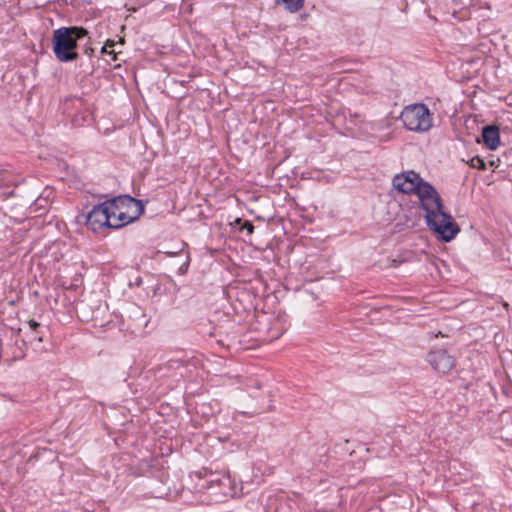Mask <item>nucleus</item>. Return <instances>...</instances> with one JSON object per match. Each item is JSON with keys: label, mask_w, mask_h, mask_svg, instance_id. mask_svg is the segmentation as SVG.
I'll return each mask as SVG.
<instances>
[{"label": "nucleus", "mask_w": 512, "mask_h": 512, "mask_svg": "<svg viewBox=\"0 0 512 512\" xmlns=\"http://www.w3.org/2000/svg\"><path fill=\"white\" fill-rule=\"evenodd\" d=\"M420 204L426 212L427 226L437 234L438 238L449 242L456 237L460 228L452 216L443 210V203L439 194L422 199Z\"/></svg>", "instance_id": "f257e3e1"}, {"label": "nucleus", "mask_w": 512, "mask_h": 512, "mask_svg": "<svg viewBox=\"0 0 512 512\" xmlns=\"http://www.w3.org/2000/svg\"><path fill=\"white\" fill-rule=\"evenodd\" d=\"M88 35L87 29L78 26L60 27L53 32L52 48L55 57L63 63L77 60L78 41Z\"/></svg>", "instance_id": "f03ea898"}, {"label": "nucleus", "mask_w": 512, "mask_h": 512, "mask_svg": "<svg viewBox=\"0 0 512 512\" xmlns=\"http://www.w3.org/2000/svg\"><path fill=\"white\" fill-rule=\"evenodd\" d=\"M400 120L407 130L418 133L427 132L433 126L429 108L423 103L406 106L400 114Z\"/></svg>", "instance_id": "7ed1b4c3"}, {"label": "nucleus", "mask_w": 512, "mask_h": 512, "mask_svg": "<svg viewBox=\"0 0 512 512\" xmlns=\"http://www.w3.org/2000/svg\"><path fill=\"white\" fill-rule=\"evenodd\" d=\"M102 203L107 207V216H110V219L117 216V214L123 209H138V214H143L144 212L142 202L130 195H119L117 197L107 199Z\"/></svg>", "instance_id": "20e7f679"}, {"label": "nucleus", "mask_w": 512, "mask_h": 512, "mask_svg": "<svg viewBox=\"0 0 512 512\" xmlns=\"http://www.w3.org/2000/svg\"><path fill=\"white\" fill-rule=\"evenodd\" d=\"M107 207L100 203L95 205L86 216V226L93 232H99L105 228H110V216H107Z\"/></svg>", "instance_id": "39448f33"}, {"label": "nucleus", "mask_w": 512, "mask_h": 512, "mask_svg": "<svg viewBox=\"0 0 512 512\" xmlns=\"http://www.w3.org/2000/svg\"><path fill=\"white\" fill-rule=\"evenodd\" d=\"M431 367L443 374L450 372L455 366V359L446 350L430 351L426 358Z\"/></svg>", "instance_id": "423d86ee"}, {"label": "nucleus", "mask_w": 512, "mask_h": 512, "mask_svg": "<svg viewBox=\"0 0 512 512\" xmlns=\"http://www.w3.org/2000/svg\"><path fill=\"white\" fill-rule=\"evenodd\" d=\"M422 181L420 175L412 170L397 174L392 181L393 187L404 194H412Z\"/></svg>", "instance_id": "0eeeda50"}, {"label": "nucleus", "mask_w": 512, "mask_h": 512, "mask_svg": "<svg viewBox=\"0 0 512 512\" xmlns=\"http://www.w3.org/2000/svg\"><path fill=\"white\" fill-rule=\"evenodd\" d=\"M484 145L490 150H496L500 145V131L496 125H486L481 133Z\"/></svg>", "instance_id": "6e6552de"}, {"label": "nucleus", "mask_w": 512, "mask_h": 512, "mask_svg": "<svg viewBox=\"0 0 512 512\" xmlns=\"http://www.w3.org/2000/svg\"><path fill=\"white\" fill-rule=\"evenodd\" d=\"M129 210L130 209H123V210H121V212H119L117 214V216L112 218L110 221V228H112V229L121 228V227L135 221L141 215V214H138V209H135L134 213L132 215L129 214Z\"/></svg>", "instance_id": "1a4fd4ad"}, {"label": "nucleus", "mask_w": 512, "mask_h": 512, "mask_svg": "<svg viewBox=\"0 0 512 512\" xmlns=\"http://www.w3.org/2000/svg\"><path fill=\"white\" fill-rule=\"evenodd\" d=\"M414 194L418 196L419 201L421 202L422 199H427L433 195H438L439 193L430 183H428L422 178V181H420L417 190H415Z\"/></svg>", "instance_id": "9d476101"}, {"label": "nucleus", "mask_w": 512, "mask_h": 512, "mask_svg": "<svg viewBox=\"0 0 512 512\" xmlns=\"http://www.w3.org/2000/svg\"><path fill=\"white\" fill-rule=\"evenodd\" d=\"M277 2L291 13L298 12L304 5V0H277Z\"/></svg>", "instance_id": "9b49d317"}, {"label": "nucleus", "mask_w": 512, "mask_h": 512, "mask_svg": "<svg viewBox=\"0 0 512 512\" xmlns=\"http://www.w3.org/2000/svg\"><path fill=\"white\" fill-rule=\"evenodd\" d=\"M115 45H116L115 41L108 39L105 42V45L101 48V53L102 54H109V55L112 56V60H116L117 57H116L115 51L114 50H110V51L108 50V48H113Z\"/></svg>", "instance_id": "f8f14e48"}, {"label": "nucleus", "mask_w": 512, "mask_h": 512, "mask_svg": "<svg viewBox=\"0 0 512 512\" xmlns=\"http://www.w3.org/2000/svg\"><path fill=\"white\" fill-rule=\"evenodd\" d=\"M469 165L470 167L472 168H476V169H479V170H486V163L484 162V160L482 158H480L479 156H475L473 157L470 161H469Z\"/></svg>", "instance_id": "ddd939ff"}, {"label": "nucleus", "mask_w": 512, "mask_h": 512, "mask_svg": "<svg viewBox=\"0 0 512 512\" xmlns=\"http://www.w3.org/2000/svg\"><path fill=\"white\" fill-rule=\"evenodd\" d=\"M29 340L31 344L35 345V348H38V344L43 342V331L41 332H32V335L29 336Z\"/></svg>", "instance_id": "4468645a"}, {"label": "nucleus", "mask_w": 512, "mask_h": 512, "mask_svg": "<svg viewBox=\"0 0 512 512\" xmlns=\"http://www.w3.org/2000/svg\"><path fill=\"white\" fill-rule=\"evenodd\" d=\"M27 324H28L31 332H41L42 331V330H39V328H41L40 323L33 319L28 320Z\"/></svg>", "instance_id": "2eb2a0df"}, {"label": "nucleus", "mask_w": 512, "mask_h": 512, "mask_svg": "<svg viewBox=\"0 0 512 512\" xmlns=\"http://www.w3.org/2000/svg\"><path fill=\"white\" fill-rule=\"evenodd\" d=\"M244 228L247 229L248 233L251 234L254 231V226L251 222L246 221L244 224Z\"/></svg>", "instance_id": "dca6fc26"}, {"label": "nucleus", "mask_w": 512, "mask_h": 512, "mask_svg": "<svg viewBox=\"0 0 512 512\" xmlns=\"http://www.w3.org/2000/svg\"><path fill=\"white\" fill-rule=\"evenodd\" d=\"M188 266H189L188 262L182 264L179 268V274H185L188 270Z\"/></svg>", "instance_id": "f3484780"}, {"label": "nucleus", "mask_w": 512, "mask_h": 512, "mask_svg": "<svg viewBox=\"0 0 512 512\" xmlns=\"http://www.w3.org/2000/svg\"><path fill=\"white\" fill-rule=\"evenodd\" d=\"M43 201H44V202H47V200H46V199H42V198L40 197V198H38V199L36 200L35 205H38V206H40V207H43Z\"/></svg>", "instance_id": "a211bd4d"}, {"label": "nucleus", "mask_w": 512, "mask_h": 512, "mask_svg": "<svg viewBox=\"0 0 512 512\" xmlns=\"http://www.w3.org/2000/svg\"><path fill=\"white\" fill-rule=\"evenodd\" d=\"M85 53L88 55V56H91L93 54V49L91 47H87L85 49Z\"/></svg>", "instance_id": "6ab92c4d"}, {"label": "nucleus", "mask_w": 512, "mask_h": 512, "mask_svg": "<svg viewBox=\"0 0 512 512\" xmlns=\"http://www.w3.org/2000/svg\"><path fill=\"white\" fill-rule=\"evenodd\" d=\"M167 254H168L169 256H173V255H175V253H173V252H168Z\"/></svg>", "instance_id": "aec40b11"}]
</instances>
